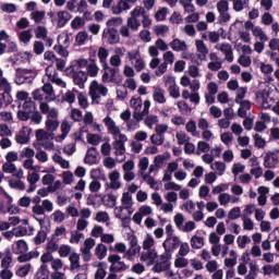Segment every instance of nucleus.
<instances>
[{
	"label": "nucleus",
	"instance_id": "obj_1",
	"mask_svg": "<svg viewBox=\"0 0 279 279\" xmlns=\"http://www.w3.org/2000/svg\"><path fill=\"white\" fill-rule=\"evenodd\" d=\"M108 263H111L109 271H125L126 269H130V265H126L125 262H122L121 256L118 254L109 255Z\"/></svg>",
	"mask_w": 279,
	"mask_h": 279
},
{
	"label": "nucleus",
	"instance_id": "obj_2",
	"mask_svg": "<svg viewBox=\"0 0 279 279\" xmlns=\"http://www.w3.org/2000/svg\"><path fill=\"white\" fill-rule=\"evenodd\" d=\"M180 238L178 235H173L172 238H167L162 243L163 250L167 252V257L171 258V254L178 250L181 245Z\"/></svg>",
	"mask_w": 279,
	"mask_h": 279
},
{
	"label": "nucleus",
	"instance_id": "obj_3",
	"mask_svg": "<svg viewBox=\"0 0 279 279\" xmlns=\"http://www.w3.org/2000/svg\"><path fill=\"white\" fill-rule=\"evenodd\" d=\"M65 73H72L73 82L78 88H84V84L88 81V73L84 71L75 72L73 68H66Z\"/></svg>",
	"mask_w": 279,
	"mask_h": 279
},
{
	"label": "nucleus",
	"instance_id": "obj_4",
	"mask_svg": "<svg viewBox=\"0 0 279 279\" xmlns=\"http://www.w3.org/2000/svg\"><path fill=\"white\" fill-rule=\"evenodd\" d=\"M33 132L32 128L23 126L20 134L15 136L16 143H19V145H27L32 138Z\"/></svg>",
	"mask_w": 279,
	"mask_h": 279
},
{
	"label": "nucleus",
	"instance_id": "obj_5",
	"mask_svg": "<svg viewBox=\"0 0 279 279\" xmlns=\"http://www.w3.org/2000/svg\"><path fill=\"white\" fill-rule=\"evenodd\" d=\"M14 101L12 98V88H0V108H8Z\"/></svg>",
	"mask_w": 279,
	"mask_h": 279
},
{
	"label": "nucleus",
	"instance_id": "obj_6",
	"mask_svg": "<svg viewBox=\"0 0 279 279\" xmlns=\"http://www.w3.org/2000/svg\"><path fill=\"white\" fill-rule=\"evenodd\" d=\"M279 163V157L274 151H267L264 157V167L265 169H276V166Z\"/></svg>",
	"mask_w": 279,
	"mask_h": 279
},
{
	"label": "nucleus",
	"instance_id": "obj_7",
	"mask_svg": "<svg viewBox=\"0 0 279 279\" xmlns=\"http://www.w3.org/2000/svg\"><path fill=\"white\" fill-rule=\"evenodd\" d=\"M29 73H32V70L19 68L15 72V84H17V86H21V84H25V82L29 80Z\"/></svg>",
	"mask_w": 279,
	"mask_h": 279
},
{
	"label": "nucleus",
	"instance_id": "obj_8",
	"mask_svg": "<svg viewBox=\"0 0 279 279\" xmlns=\"http://www.w3.org/2000/svg\"><path fill=\"white\" fill-rule=\"evenodd\" d=\"M98 155L99 153L97 151V148L95 146L89 147L84 158L85 165H90V166L98 165V161H97Z\"/></svg>",
	"mask_w": 279,
	"mask_h": 279
},
{
	"label": "nucleus",
	"instance_id": "obj_9",
	"mask_svg": "<svg viewBox=\"0 0 279 279\" xmlns=\"http://www.w3.org/2000/svg\"><path fill=\"white\" fill-rule=\"evenodd\" d=\"M57 16H58L57 27L59 29H62V27H64V25H66V23H69L72 19V15L69 13V11H59L57 13Z\"/></svg>",
	"mask_w": 279,
	"mask_h": 279
},
{
	"label": "nucleus",
	"instance_id": "obj_10",
	"mask_svg": "<svg viewBox=\"0 0 279 279\" xmlns=\"http://www.w3.org/2000/svg\"><path fill=\"white\" fill-rule=\"evenodd\" d=\"M120 178H121V173L118 170H113L109 174L110 189H112L113 191H119V189H121V182H119Z\"/></svg>",
	"mask_w": 279,
	"mask_h": 279
},
{
	"label": "nucleus",
	"instance_id": "obj_11",
	"mask_svg": "<svg viewBox=\"0 0 279 279\" xmlns=\"http://www.w3.org/2000/svg\"><path fill=\"white\" fill-rule=\"evenodd\" d=\"M98 197H100L102 204L107 206V208H114V206H117V196H114L113 194H98Z\"/></svg>",
	"mask_w": 279,
	"mask_h": 279
},
{
	"label": "nucleus",
	"instance_id": "obj_12",
	"mask_svg": "<svg viewBox=\"0 0 279 279\" xmlns=\"http://www.w3.org/2000/svg\"><path fill=\"white\" fill-rule=\"evenodd\" d=\"M107 34L109 36V45H119V43L121 41V37H119V31H117V28H108Z\"/></svg>",
	"mask_w": 279,
	"mask_h": 279
},
{
	"label": "nucleus",
	"instance_id": "obj_13",
	"mask_svg": "<svg viewBox=\"0 0 279 279\" xmlns=\"http://www.w3.org/2000/svg\"><path fill=\"white\" fill-rule=\"evenodd\" d=\"M156 258H158V253L156 252V250H147V252L142 253L141 255V260L143 263H145L146 260H150V265H154V260H156Z\"/></svg>",
	"mask_w": 279,
	"mask_h": 279
},
{
	"label": "nucleus",
	"instance_id": "obj_14",
	"mask_svg": "<svg viewBox=\"0 0 279 279\" xmlns=\"http://www.w3.org/2000/svg\"><path fill=\"white\" fill-rule=\"evenodd\" d=\"M196 49L198 51V59L199 60H206V56L208 54V47H206V44H204V40L197 39L196 40Z\"/></svg>",
	"mask_w": 279,
	"mask_h": 279
},
{
	"label": "nucleus",
	"instance_id": "obj_15",
	"mask_svg": "<svg viewBox=\"0 0 279 279\" xmlns=\"http://www.w3.org/2000/svg\"><path fill=\"white\" fill-rule=\"evenodd\" d=\"M166 84H171L168 88L170 96L173 97V99H178L180 97V89H178V87L175 86V80L169 77L166 81Z\"/></svg>",
	"mask_w": 279,
	"mask_h": 279
},
{
	"label": "nucleus",
	"instance_id": "obj_16",
	"mask_svg": "<svg viewBox=\"0 0 279 279\" xmlns=\"http://www.w3.org/2000/svg\"><path fill=\"white\" fill-rule=\"evenodd\" d=\"M170 47L173 51H186V49H189V46H186V41H182L178 38L173 39L170 43Z\"/></svg>",
	"mask_w": 279,
	"mask_h": 279
},
{
	"label": "nucleus",
	"instance_id": "obj_17",
	"mask_svg": "<svg viewBox=\"0 0 279 279\" xmlns=\"http://www.w3.org/2000/svg\"><path fill=\"white\" fill-rule=\"evenodd\" d=\"M69 260H70L71 271H75V269H80V254L72 253L69 257Z\"/></svg>",
	"mask_w": 279,
	"mask_h": 279
},
{
	"label": "nucleus",
	"instance_id": "obj_18",
	"mask_svg": "<svg viewBox=\"0 0 279 279\" xmlns=\"http://www.w3.org/2000/svg\"><path fill=\"white\" fill-rule=\"evenodd\" d=\"M29 271H32V264H25L19 267V269L15 271V276L19 278H25L28 276Z\"/></svg>",
	"mask_w": 279,
	"mask_h": 279
},
{
	"label": "nucleus",
	"instance_id": "obj_19",
	"mask_svg": "<svg viewBox=\"0 0 279 279\" xmlns=\"http://www.w3.org/2000/svg\"><path fill=\"white\" fill-rule=\"evenodd\" d=\"M153 99L157 104H166L167 102V98H165V90L161 89V88L155 89V92L153 94Z\"/></svg>",
	"mask_w": 279,
	"mask_h": 279
},
{
	"label": "nucleus",
	"instance_id": "obj_20",
	"mask_svg": "<svg viewBox=\"0 0 279 279\" xmlns=\"http://www.w3.org/2000/svg\"><path fill=\"white\" fill-rule=\"evenodd\" d=\"M171 267V263H169L168 260H163L161 263L156 264L153 267V271H155V274H160L162 271H167V269H170Z\"/></svg>",
	"mask_w": 279,
	"mask_h": 279
},
{
	"label": "nucleus",
	"instance_id": "obj_21",
	"mask_svg": "<svg viewBox=\"0 0 279 279\" xmlns=\"http://www.w3.org/2000/svg\"><path fill=\"white\" fill-rule=\"evenodd\" d=\"M96 256L98 260H104V257L108 256V247L105 244H98L96 246Z\"/></svg>",
	"mask_w": 279,
	"mask_h": 279
},
{
	"label": "nucleus",
	"instance_id": "obj_22",
	"mask_svg": "<svg viewBox=\"0 0 279 279\" xmlns=\"http://www.w3.org/2000/svg\"><path fill=\"white\" fill-rule=\"evenodd\" d=\"M109 73H110V82L111 84H121V82H123V78L121 75H119L118 78L117 77V73H119V68H111L109 69Z\"/></svg>",
	"mask_w": 279,
	"mask_h": 279
},
{
	"label": "nucleus",
	"instance_id": "obj_23",
	"mask_svg": "<svg viewBox=\"0 0 279 279\" xmlns=\"http://www.w3.org/2000/svg\"><path fill=\"white\" fill-rule=\"evenodd\" d=\"M204 245V238L198 235H193L191 238V246L193 250H202V246Z\"/></svg>",
	"mask_w": 279,
	"mask_h": 279
},
{
	"label": "nucleus",
	"instance_id": "obj_24",
	"mask_svg": "<svg viewBox=\"0 0 279 279\" xmlns=\"http://www.w3.org/2000/svg\"><path fill=\"white\" fill-rule=\"evenodd\" d=\"M58 128H60V121H58V119H56V120L47 119L46 120V130L48 132H56V130H58Z\"/></svg>",
	"mask_w": 279,
	"mask_h": 279
},
{
	"label": "nucleus",
	"instance_id": "obj_25",
	"mask_svg": "<svg viewBox=\"0 0 279 279\" xmlns=\"http://www.w3.org/2000/svg\"><path fill=\"white\" fill-rule=\"evenodd\" d=\"M252 33H253V36H255L256 38H259V40H262L263 43H267L268 40L267 34H265V32H263V28H260L259 26H255Z\"/></svg>",
	"mask_w": 279,
	"mask_h": 279
},
{
	"label": "nucleus",
	"instance_id": "obj_26",
	"mask_svg": "<svg viewBox=\"0 0 279 279\" xmlns=\"http://www.w3.org/2000/svg\"><path fill=\"white\" fill-rule=\"evenodd\" d=\"M87 143L89 145H93L94 147H97V145H99L101 143V135L88 133L87 134Z\"/></svg>",
	"mask_w": 279,
	"mask_h": 279
},
{
	"label": "nucleus",
	"instance_id": "obj_27",
	"mask_svg": "<svg viewBox=\"0 0 279 279\" xmlns=\"http://www.w3.org/2000/svg\"><path fill=\"white\" fill-rule=\"evenodd\" d=\"M104 265L106 266V263H104V262L98 263V265H97L98 269L95 272V279H105L106 278L108 272L106 271V268H101V267H104Z\"/></svg>",
	"mask_w": 279,
	"mask_h": 279
},
{
	"label": "nucleus",
	"instance_id": "obj_28",
	"mask_svg": "<svg viewBox=\"0 0 279 279\" xmlns=\"http://www.w3.org/2000/svg\"><path fill=\"white\" fill-rule=\"evenodd\" d=\"M75 40L78 47H82V45H85L86 40H88V33L86 31L77 33Z\"/></svg>",
	"mask_w": 279,
	"mask_h": 279
},
{
	"label": "nucleus",
	"instance_id": "obj_29",
	"mask_svg": "<svg viewBox=\"0 0 279 279\" xmlns=\"http://www.w3.org/2000/svg\"><path fill=\"white\" fill-rule=\"evenodd\" d=\"M128 26L132 32H138V28L141 27V21L136 17H129L128 19Z\"/></svg>",
	"mask_w": 279,
	"mask_h": 279
},
{
	"label": "nucleus",
	"instance_id": "obj_30",
	"mask_svg": "<svg viewBox=\"0 0 279 279\" xmlns=\"http://www.w3.org/2000/svg\"><path fill=\"white\" fill-rule=\"evenodd\" d=\"M22 110L26 111V112H34L36 110V102H34L32 100V98H29L28 100H25L23 106H22Z\"/></svg>",
	"mask_w": 279,
	"mask_h": 279
},
{
	"label": "nucleus",
	"instance_id": "obj_31",
	"mask_svg": "<svg viewBox=\"0 0 279 279\" xmlns=\"http://www.w3.org/2000/svg\"><path fill=\"white\" fill-rule=\"evenodd\" d=\"M253 138L255 141V147L258 149H264V147L267 145V141H265V138H263V136H260L258 133H256Z\"/></svg>",
	"mask_w": 279,
	"mask_h": 279
},
{
	"label": "nucleus",
	"instance_id": "obj_32",
	"mask_svg": "<svg viewBox=\"0 0 279 279\" xmlns=\"http://www.w3.org/2000/svg\"><path fill=\"white\" fill-rule=\"evenodd\" d=\"M210 169L219 171V175H223L226 173V163L223 161H216L211 163Z\"/></svg>",
	"mask_w": 279,
	"mask_h": 279
},
{
	"label": "nucleus",
	"instance_id": "obj_33",
	"mask_svg": "<svg viewBox=\"0 0 279 279\" xmlns=\"http://www.w3.org/2000/svg\"><path fill=\"white\" fill-rule=\"evenodd\" d=\"M129 243H130V248L135 252H141V246H138V239L136 238V235H131L129 236Z\"/></svg>",
	"mask_w": 279,
	"mask_h": 279
},
{
	"label": "nucleus",
	"instance_id": "obj_34",
	"mask_svg": "<svg viewBox=\"0 0 279 279\" xmlns=\"http://www.w3.org/2000/svg\"><path fill=\"white\" fill-rule=\"evenodd\" d=\"M169 12V9L167 7L161 8L159 11L155 13L156 21H165L167 19V14Z\"/></svg>",
	"mask_w": 279,
	"mask_h": 279
},
{
	"label": "nucleus",
	"instance_id": "obj_35",
	"mask_svg": "<svg viewBox=\"0 0 279 279\" xmlns=\"http://www.w3.org/2000/svg\"><path fill=\"white\" fill-rule=\"evenodd\" d=\"M130 104L131 108H134L136 111H141V108H143V99L141 97H132Z\"/></svg>",
	"mask_w": 279,
	"mask_h": 279
},
{
	"label": "nucleus",
	"instance_id": "obj_36",
	"mask_svg": "<svg viewBox=\"0 0 279 279\" xmlns=\"http://www.w3.org/2000/svg\"><path fill=\"white\" fill-rule=\"evenodd\" d=\"M178 109L180 110V112H182V114H190V112H192L193 109H191V107H189V104L184 100H181L178 102Z\"/></svg>",
	"mask_w": 279,
	"mask_h": 279
},
{
	"label": "nucleus",
	"instance_id": "obj_37",
	"mask_svg": "<svg viewBox=\"0 0 279 279\" xmlns=\"http://www.w3.org/2000/svg\"><path fill=\"white\" fill-rule=\"evenodd\" d=\"M35 244L43 245L45 241H47V232L46 231H38L36 236L34 238Z\"/></svg>",
	"mask_w": 279,
	"mask_h": 279
},
{
	"label": "nucleus",
	"instance_id": "obj_38",
	"mask_svg": "<svg viewBox=\"0 0 279 279\" xmlns=\"http://www.w3.org/2000/svg\"><path fill=\"white\" fill-rule=\"evenodd\" d=\"M96 221H98V223H106L107 221H110L108 211H98L96 215Z\"/></svg>",
	"mask_w": 279,
	"mask_h": 279
},
{
	"label": "nucleus",
	"instance_id": "obj_39",
	"mask_svg": "<svg viewBox=\"0 0 279 279\" xmlns=\"http://www.w3.org/2000/svg\"><path fill=\"white\" fill-rule=\"evenodd\" d=\"M150 142H151L153 145H157V146L163 145V143H165V135H159L158 133L157 134H153L150 136Z\"/></svg>",
	"mask_w": 279,
	"mask_h": 279
},
{
	"label": "nucleus",
	"instance_id": "obj_40",
	"mask_svg": "<svg viewBox=\"0 0 279 279\" xmlns=\"http://www.w3.org/2000/svg\"><path fill=\"white\" fill-rule=\"evenodd\" d=\"M217 10L219 13L228 12L230 10V2L228 0H220L217 3Z\"/></svg>",
	"mask_w": 279,
	"mask_h": 279
},
{
	"label": "nucleus",
	"instance_id": "obj_41",
	"mask_svg": "<svg viewBox=\"0 0 279 279\" xmlns=\"http://www.w3.org/2000/svg\"><path fill=\"white\" fill-rule=\"evenodd\" d=\"M145 8L135 7L133 11H131V19H138V16H145Z\"/></svg>",
	"mask_w": 279,
	"mask_h": 279
},
{
	"label": "nucleus",
	"instance_id": "obj_42",
	"mask_svg": "<svg viewBox=\"0 0 279 279\" xmlns=\"http://www.w3.org/2000/svg\"><path fill=\"white\" fill-rule=\"evenodd\" d=\"M245 95H247V87L238 88L235 104H241V100L245 99Z\"/></svg>",
	"mask_w": 279,
	"mask_h": 279
},
{
	"label": "nucleus",
	"instance_id": "obj_43",
	"mask_svg": "<svg viewBox=\"0 0 279 279\" xmlns=\"http://www.w3.org/2000/svg\"><path fill=\"white\" fill-rule=\"evenodd\" d=\"M239 217H241V207H233L228 215V218L231 221H234L236 219H239Z\"/></svg>",
	"mask_w": 279,
	"mask_h": 279
},
{
	"label": "nucleus",
	"instance_id": "obj_44",
	"mask_svg": "<svg viewBox=\"0 0 279 279\" xmlns=\"http://www.w3.org/2000/svg\"><path fill=\"white\" fill-rule=\"evenodd\" d=\"M20 40L21 43H24V45H28V43L32 40V31H23L20 34Z\"/></svg>",
	"mask_w": 279,
	"mask_h": 279
},
{
	"label": "nucleus",
	"instance_id": "obj_45",
	"mask_svg": "<svg viewBox=\"0 0 279 279\" xmlns=\"http://www.w3.org/2000/svg\"><path fill=\"white\" fill-rule=\"evenodd\" d=\"M31 121H33V123H35L36 125H40V123H43V114H40V111H33L31 113Z\"/></svg>",
	"mask_w": 279,
	"mask_h": 279
},
{
	"label": "nucleus",
	"instance_id": "obj_46",
	"mask_svg": "<svg viewBox=\"0 0 279 279\" xmlns=\"http://www.w3.org/2000/svg\"><path fill=\"white\" fill-rule=\"evenodd\" d=\"M2 12H7V14H14L16 12V4L14 3H4L1 5Z\"/></svg>",
	"mask_w": 279,
	"mask_h": 279
},
{
	"label": "nucleus",
	"instance_id": "obj_47",
	"mask_svg": "<svg viewBox=\"0 0 279 279\" xmlns=\"http://www.w3.org/2000/svg\"><path fill=\"white\" fill-rule=\"evenodd\" d=\"M238 62L239 64H241V66H244L245 69H247V66L252 64V58L245 54H241L238 59Z\"/></svg>",
	"mask_w": 279,
	"mask_h": 279
},
{
	"label": "nucleus",
	"instance_id": "obj_48",
	"mask_svg": "<svg viewBox=\"0 0 279 279\" xmlns=\"http://www.w3.org/2000/svg\"><path fill=\"white\" fill-rule=\"evenodd\" d=\"M71 254V246L68 244H63L59 247V255L61 258H66Z\"/></svg>",
	"mask_w": 279,
	"mask_h": 279
},
{
	"label": "nucleus",
	"instance_id": "obj_49",
	"mask_svg": "<svg viewBox=\"0 0 279 279\" xmlns=\"http://www.w3.org/2000/svg\"><path fill=\"white\" fill-rule=\"evenodd\" d=\"M112 146H113V149L119 151L120 156H123V154H125V144H123L122 142H118V140H116L112 143Z\"/></svg>",
	"mask_w": 279,
	"mask_h": 279
},
{
	"label": "nucleus",
	"instance_id": "obj_50",
	"mask_svg": "<svg viewBox=\"0 0 279 279\" xmlns=\"http://www.w3.org/2000/svg\"><path fill=\"white\" fill-rule=\"evenodd\" d=\"M169 158H171V155L169 153L166 156L165 155H158V156L155 157L154 162L157 167L160 168L161 165H165V160H167Z\"/></svg>",
	"mask_w": 279,
	"mask_h": 279
},
{
	"label": "nucleus",
	"instance_id": "obj_51",
	"mask_svg": "<svg viewBox=\"0 0 279 279\" xmlns=\"http://www.w3.org/2000/svg\"><path fill=\"white\" fill-rule=\"evenodd\" d=\"M247 243H252V240L250 239V236L247 235H240L238 238V245L239 247H241V250H244L245 245H247Z\"/></svg>",
	"mask_w": 279,
	"mask_h": 279
},
{
	"label": "nucleus",
	"instance_id": "obj_52",
	"mask_svg": "<svg viewBox=\"0 0 279 279\" xmlns=\"http://www.w3.org/2000/svg\"><path fill=\"white\" fill-rule=\"evenodd\" d=\"M140 38L143 43H151V32L144 29L140 32Z\"/></svg>",
	"mask_w": 279,
	"mask_h": 279
},
{
	"label": "nucleus",
	"instance_id": "obj_53",
	"mask_svg": "<svg viewBox=\"0 0 279 279\" xmlns=\"http://www.w3.org/2000/svg\"><path fill=\"white\" fill-rule=\"evenodd\" d=\"M35 36L36 38H43L45 40V38H47V28L45 26H37Z\"/></svg>",
	"mask_w": 279,
	"mask_h": 279
},
{
	"label": "nucleus",
	"instance_id": "obj_54",
	"mask_svg": "<svg viewBox=\"0 0 279 279\" xmlns=\"http://www.w3.org/2000/svg\"><path fill=\"white\" fill-rule=\"evenodd\" d=\"M177 140L179 145H186L191 141V137L186 133H177Z\"/></svg>",
	"mask_w": 279,
	"mask_h": 279
},
{
	"label": "nucleus",
	"instance_id": "obj_55",
	"mask_svg": "<svg viewBox=\"0 0 279 279\" xmlns=\"http://www.w3.org/2000/svg\"><path fill=\"white\" fill-rule=\"evenodd\" d=\"M179 256H186L191 252V246H189V243H181L179 245Z\"/></svg>",
	"mask_w": 279,
	"mask_h": 279
},
{
	"label": "nucleus",
	"instance_id": "obj_56",
	"mask_svg": "<svg viewBox=\"0 0 279 279\" xmlns=\"http://www.w3.org/2000/svg\"><path fill=\"white\" fill-rule=\"evenodd\" d=\"M2 171H3L4 173H16V165H14V163H9V162L3 163V166H2Z\"/></svg>",
	"mask_w": 279,
	"mask_h": 279
},
{
	"label": "nucleus",
	"instance_id": "obj_57",
	"mask_svg": "<svg viewBox=\"0 0 279 279\" xmlns=\"http://www.w3.org/2000/svg\"><path fill=\"white\" fill-rule=\"evenodd\" d=\"M31 112L25 111L24 109L17 111V119L19 121H29L31 119Z\"/></svg>",
	"mask_w": 279,
	"mask_h": 279
},
{
	"label": "nucleus",
	"instance_id": "obj_58",
	"mask_svg": "<svg viewBox=\"0 0 279 279\" xmlns=\"http://www.w3.org/2000/svg\"><path fill=\"white\" fill-rule=\"evenodd\" d=\"M45 51V44L43 41H35L34 44V52L36 56H41Z\"/></svg>",
	"mask_w": 279,
	"mask_h": 279
},
{
	"label": "nucleus",
	"instance_id": "obj_59",
	"mask_svg": "<svg viewBox=\"0 0 279 279\" xmlns=\"http://www.w3.org/2000/svg\"><path fill=\"white\" fill-rule=\"evenodd\" d=\"M218 201H219L220 206H227V204H230V194H228V193L219 194Z\"/></svg>",
	"mask_w": 279,
	"mask_h": 279
},
{
	"label": "nucleus",
	"instance_id": "obj_60",
	"mask_svg": "<svg viewBox=\"0 0 279 279\" xmlns=\"http://www.w3.org/2000/svg\"><path fill=\"white\" fill-rule=\"evenodd\" d=\"M31 16L35 23H40L45 19V11H34Z\"/></svg>",
	"mask_w": 279,
	"mask_h": 279
},
{
	"label": "nucleus",
	"instance_id": "obj_61",
	"mask_svg": "<svg viewBox=\"0 0 279 279\" xmlns=\"http://www.w3.org/2000/svg\"><path fill=\"white\" fill-rule=\"evenodd\" d=\"M84 23H85L84 19L76 16L72 20L71 27H72V29H77L78 27H82V25H84Z\"/></svg>",
	"mask_w": 279,
	"mask_h": 279
},
{
	"label": "nucleus",
	"instance_id": "obj_62",
	"mask_svg": "<svg viewBox=\"0 0 279 279\" xmlns=\"http://www.w3.org/2000/svg\"><path fill=\"white\" fill-rule=\"evenodd\" d=\"M123 206H132V194L130 192H124L122 194V199H121Z\"/></svg>",
	"mask_w": 279,
	"mask_h": 279
},
{
	"label": "nucleus",
	"instance_id": "obj_63",
	"mask_svg": "<svg viewBox=\"0 0 279 279\" xmlns=\"http://www.w3.org/2000/svg\"><path fill=\"white\" fill-rule=\"evenodd\" d=\"M77 99H78V105L81 106V108L86 110V108H88V98H86L82 93H78Z\"/></svg>",
	"mask_w": 279,
	"mask_h": 279
},
{
	"label": "nucleus",
	"instance_id": "obj_64",
	"mask_svg": "<svg viewBox=\"0 0 279 279\" xmlns=\"http://www.w3.org/2000/svg\"><path fill=\"white\" fill-rule=\"evenodd\" d=\"M71 119L75 122L82 121V110L80 109H72L71 111Z\"/></svg>",
	"mask_w": 279,
	"mask_h": 279
}]
</instances>
